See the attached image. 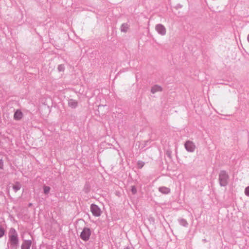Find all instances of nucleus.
<instances>
[{"mask_svg":"<svg viewBox=\"0 0 249 249\" xmlns=\"http://www.w3.org/2000/svg\"><path fill=\"white\" fill-rule=\"evenodd\" d=\"M91 235V231L88 228H84L81 232L80 237L82 240L84 241H87L89 240Z\"/></svg>","mask_w":249,"mask_h":249,"instance_id":"obj_3","label":"nucleus"},{"mask_svg":"<svg viewBox=\"0 0 249 249\" xmlns=\"http://www.w3.org/2000/svg\"><path fill=\"white\" fill-rule=\"evenodd\" d=\"M248 41H249V35H248Z\"/></svg>","mask_w":249,"mask_h":249,"instance_id":"obj_19","label":"nucleus"},{"mask_svg":"<svg viewBox=\"0 0 249 249\" xmlns=\"http://www.w3.org/2000/svg\"><path fill=\"white\" fill-rule=\"evenodd\" d=\"M31 241L30 240H26L23 242L21 246V249H29L31 245Z\"/></svg>","mask_w":249,"mask_h":249,"instance_id":"obj_9","label":"nucleus"},{"mask_svg":"<svg viewBox=\"0 0 249 249\" xmlns=\"http://www.w3.org/2000/svg\"><path fill=\"white\" fill-rule=\"evenodd\" d=\"M90 209L94 216L99 217L101 215L102 211L97 205L92 204L91 205Z\"/></svg>","mask_w":249,"mask_h":249,"instance_id":"obj_4","label":"nucleus"},{"mask_svg":"<svg viewBox=\"0 0 249 249\" xmlns=\"http://www.w3.org/2000/svg\"><path fill=\"white\" fill-rule=\"evenodd\" d=\"M245 194L246 195L249 196V186L246 188L245 190Z\"/></svg>","mask_w":249,"mask_h":249,"instance_id":"obj_17","label":"nucleus"},{"mask_svg":"<svg viewBox=\"0 0 249 249\" xmlns=\"http://www.w3.org/2000/svg\"><path fill=\"white\" fill-rule=\"evenodd\" d=\"M131 191L133 194H135L137 193V189L134 186H131Z\"/></svg>","mask_w":249,"mask_h":249,"instance_id":"obj_16","label":"nucleus"},{"mask_svg":"<svg viewBox=\"0 0 249 249\" xmlns=\"http://www.w3.org/2000/svg\"><path fill=\"white\" fill-rule=\"evenodd\" d=\"M156 30L160 35L163 36L166 34V29L164 26L161 24H158L156 26Z\"/></svg>","mask_w":249,"mask_h":249,"instance_id":"obj_6","label":"nucleus"},{"mask_svg":"<svg viewBox=\"0 0 249 249\" xmlns=\"http://www.w3.org/2000/svg\"><path fill=\"white\" fill-rule=\"evenodd\" d=\"M229 176L225 171H221L219 176V181L221 186H225L228 183Z\"/></svg>","mask_w":249,"mask_h":249,"instance_id":"obj_2","label":"nucleus"},{"mask_svg":"<svg viewBox=\"0 0 249 249\" xmlns=\"http://www.w3.org/2000/svg\"><path fill=\"white\" fill-rule=\"evenodd\" d=\"M139 165H140V167L141 168L143 166V164L142 163V164H140V163H139Z\"/></svg>","mask_w":249,"mask_h":249,"instance_id":"obj_18","label":"nucleus"},{"mask_svg":"<svg viewBox=\"0 0 249 249\" xmlns=\"http://www.w3.org/2000/svg\"><path fill=\"white\" fill-rule=\"evenodd\" d=\"M124 249H129L128 248H124Z\"/></svg>","mask_w":249,"mask_h":249,"instance_id":"obj_20","label":"nucleus"},{"mask_svg":"<svg viewBox=\"0 0 249 249\" xmlns=\"http://www.w3.org/2000/svg\"><path fill=\"white\" fill-rule=\"evenodd\" d=\"M159 191L163 194H168L170 192V189L166 187H161L159 188Z\"/></svg>","mask_w":249,"mask_h":249,"instance_id":"obj_10","label":"nucleus"},{"mask_svg":"<svg viewBox=\"0 0 249 249\" xmlns=\"http://www.w3.org/2000/svg\"><path fill=\"white\" fill-rule=\"evenodd\" d=\"M162 90V88L159 85H154L151 88V91L152 93L154 94L158 92H160Z\"/></svg>","mask_w":249,"mask_h":249,"instance_id":"obj_8","label":"nucleus"},{"mask_svg":"<svg viewBox=\"0 0 249 249\" xmlns=\"http://www.w3.org/2000/svg\"><path fill=\"white\" fill-rule=\"evenodd\" d=\"M68 105L70 107L75 108L77 106V102L73 100H70L69 102Z\"/></svg>","mask_w":249,"mask_h":249,"instance_id":"obj_12","label":"nucleus"},{"mask_svg":"<svg viewBox=\"0 0 249 249\" xmlns=\"http://www.w3.org/2000/svg\"><path fill=\"white\" fill-rule=\"evenodd\" d=\"M44 193L45 194H48L50 191V187L49 186H45L43 187Z\"/></svg>","mask_w":249,"mask_h":249,"instance_id":"obj_15","label":"nucleus"},{"mask_svg":"<svg viewBox=\"0 0 249 249\" xmlns=\"http://www.w3.org/2000/svg\"><path fill=\"white\" fill-rule=\"evenodd\" d=\"M5 233V230L4 228L0 225V238L2 237Z\"/></svg>","mask_w":249,"mask_h":249,"instance_id":"obj_14","label":"nucleus"},{"mask_svg":"<svg viewBox=\"0 0 249 249\" xmlns=\"http://www.w3.org/2000/svg\"><path fill=\"white\" fill-rule=\"evenodd\" d=\"M9 242L11 246L16 247L18 243V233L14 229H11L9 233Z\"/></svg>","mask_w":249,"mask_h":249,"instance_id":"obj_1","label":"nucleus"},{"mask_svg":"<svg viewBox=\"0 0 249 249\" xmlns=\"http://www.w3.org/2000/svg\"><path fill=\"white\" fill-rule=\"evenodd\" d=\"M185 147L188 152H193L196 149V145L192 142L187 141L185 144Z\"/></svg>","mask_w":249,"mask_h":249,"instance_id":"obj_5","label":"nucleus"},{"mask_svg":"<svg viewBox=\"0 0 249 249\" xmlns=\"http://www.w3.org/2000/svg\"><path fill=\"white\" fill-rule=\"evenodd\" d=\"M129 29V26L127 24H124L121 26V31L123 32H126Z\"/></svg>","mask_w":249,"mask_h":249,"instance_id":"obj_13","label":"nucleus"},{"mask_svg":"<svg viewBox=\"0 0 249 249\" xmlns=\"http://www.w3.org/2000/svg\"><path fill=\"white\" fill-rule=\"evenodd\" d=\"M21 188V184L19 182H17L13 185V189L15 192L19 190Z\"/></svg>","mask_w":249,"mask_h":249,"instance_id":"obj_11","label":"nucleus"},{"mask_svg":"<svg viewBox=\"0 0 249 249\" xmlns=\"http://www.w3.org/2000/svg\"><path fill=\"white\" fill-rule=\"evenodd\" d=\"M23 117V113L20 110H17L14 115V119L16 120H20Z\"/></svg>","mask_w":249,"mask_h":249,"instance_id":"obj_7","label":"nucleus"}]
</instances>
